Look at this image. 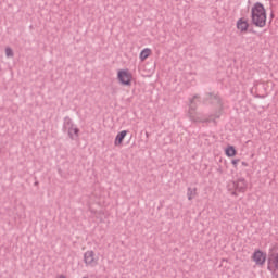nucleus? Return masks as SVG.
Returning a JSON list of instances; mask_svg holds the SVG:
<instances>
[{
    "label": "nucleus",
    "instance_id": "nucleus-1",
    "mask_svg": "<svg viewBox=\"0 0 278 278\" xmlns=\"http://www.w3.org/2000/svg\"><path fill=\"white\" fill-rule=\"evenodd\" d=\"M251 23L258 28H264L267 23V11L264 4L256 2L251 7Z\"/></svg>",
    "mask_w": 278,
    "mask_h": 278
},
{
    "label": "nucleus",
    "instance_id": "nucleus-2",
    "mask_svg": "<svg viewBox=\"0 0 278 278\" xmlns=\"http://www.w3.org/2000/svg\"><path fill=\"white\" fill-rule=\"evenodd\" d=\"M84 263L87 268H96L100 264V254L93 250H88L84 254Z\"/></svg>",
    "mask_w": 278,
    "mask_h": 278
},
{
    "label": "nucleus",
    "instance_id": "nucleus-3",
    "mask_svg": "<svg viewBox=\"0 0 278 278\" xmlns=\"http://www.w3.org/2000/svg\"><path fill=\"white\" fill-rule=\"evenodd\" d=\"M247 189H248V184L244 179H239L228 184V191H230V193L236 197H238L239 193H244Z\"/></svg>",
    "mask_w": 278,
    "mask_h": 278
},
{
    "label": "nucleus",
    "instance_id": "nucleus-4",
    "mask_svg": "<svg viewBox=\"0 0 278 278\" xmlns=\"http://www.w3.org/2000/svg\"><path fill=\"white\" fill-rule=\"evenodd\" d=\"M117 78L122 85L131 86L134 80V75L129 70H121L117 73Z\"/></svg>",
    "mask_w": 278,
    "mask_h": 278
},
{
    "label": "nucleus",
    "instance_id": "nucleus-5",
    "mask_svg": "<svg viewBox=\"0 0 278 278\" xmlns=\"http://www.w3.org/2000/svg\"><path fill=\"white\" fill-rule=\"evenodd\" d=\"M251 260L256 266H264L267 260V254L261 250H254Z\"/></svg>",
    "mask_w": 278,
    "mask_h": 278
},
{
    "label": "nucleus",
    "instance_id": "nucleus-6",
    "mask_svg": "<svg viewBox=\"0 0 278 278\" xmlns=\"http://www.w3.org/2000/svg\"><path fill=\"white\" fill-rule=\"evenodd\" d=\"M267 268L271 273L278 271V252L276 250L269 254Z\"/></svg>",
    "mask_w": 278,
    "mask_h": 278
},
{
    "label": "nucleus",
    "instance_id": "nucleus-7",
    "mask_svg": "<svg viewBox=\"0 0 278 278\" xmlns=\"http://www.w3.org/2000/svg\"><path fill=\"white\" fill-rule=\"evenodd\" d=\"M250 28V23L247 17L238 18L236 22V29L239 34H247Z\"/></svg>",
    "mask_w": 278,
    "mask_h": 278
},
{
    "label": "nucleus",
    "instance_id": "nucleus-8",
    "mask_svg": "<svg viewBox=\"0 0 278 278\" xmlns=\"http://www.w3.org/2000/svg\"><path fill=\"white\" fill-rule=\"evenodd\" d=\"M127 134H128L127 130H123V131L117 134V136L115 138V141H114L115 147H122L123 146V142H124Z\"/></svg>",
    "mask_w": 278,
    "mask_h": 278
},
{
    "label": "nucleus",
    "instance_id": "nucleus-9",
    "mask_svg": "<svg viewBox=\"0 0 278 278\" xmlns=\"http://www.w3.org/2000/svg\"><path fill=\"white\" fill-rule=\"evenodd\" d=\"M151 54L152 50L150 48H146L141 50V53H139V60H141V62H144L149 56H151Z\"/></svg>",
    "mask_w": 278,
    "mask_h": 278
},
{
    "label": "nucleus",
    "instance_id": "nucleus-10",
    "mask_svg": "<svg viewBox=\"0 0 278 278\" xmlns=\"http://www.w3.org/2000/svg\"><path fill=\"white\" fill-rule=\"evenodd\" d=\"M68 135L72 139H77L79 136V129L75 125H72L68 129Z\"/></svg>",
    "mask_w": 278,
    "mask_h": 278
},
{
    "label": "nucleus",
    "instance_id": "nucleus-11",
    "mask_svg": "<svg viewBox=\"0 0 278 278\" xmlns=\"http://www.w3.org/2000/svg\"><path fill=\"white\" fill-rule=\"evenodd\" d=\"M224 151L226 152V156H228V157H233L237 155V150L232 146L226 147V150H224Z\"/></svg>",
    "mask_w": 278,
    "mask_h": 278
},
{
    "label": "nucleus",
    "instance_id": "nucleus-12",
    "mask_svg": "<svg viewBox=\"0 0 278 278\" xmlns=\"http://www.w3.org/2000/svg\"><path fill=\"white\" fill-rule=\"evenodd\" d=\"M197 195H198L197 188L187 189V199H189V201L193 200Z\"/></svg>",
    "mask_w": 278,
    "mask_h": 278
},
{
    "label": "nucleus",
    "instance_id": "nucleus-13",
    "mask_svg": "<svg viewBox=\"0 0 278 278\" xmlns=\"http://www.w3.org/2000/svg\"><path fill=\"white\" fill-rule=\"evenodd\" d=\"M189 117H191V121L193 122H201L199 114L195 113L193 109L189 110Z\"/></svg>",
    "mask_w": 278,
    "mask_h": 278
},
{
    "label": "nucleus",
    "instance_id": "nucleus-14",
    "mask_svg": "<svg viewBox=\"0 0 278 278\" xmlns=\"http://www.w3.org/2000/svg\"><path fill=\"white\" fill-rule=\"evenodd\" d=\"M5 55L8 58H13L14 56V52L10 47L5 48Z\"/></svg>",
    "mask_w": 278,
    "mask_h": 278
},
{
    "label": "nucleus",
    "instance_id": "nucleus-15",
    "mask_svg": "<svg viewBox=\"0 0 278 278\" xmlns=\"http://www.w3.org/2000/svg\"><path fill=\"white\" fill-rule=\"evenodd\" d=\"M239 162H240V160H238V159L231 160V164H232V166H233L235 168L238 167Z\"/></svg>",
    "mask_w": 278,
    "mask_h": 278
},
{
    "label": "nucleus",
    "instance_id": "nucleus-16",
    "mask_svg": "<svg viewBox=\"0 0 278 278\" xmlns=\"http://www.w3.org/2000/svg\"><path fill=\"white\" fill-rule=\"evenodd\" d=\"M56 278H67L65 275L61 274Z\"/></svg>",
    "mask_w": 278,
    "mask_h": 278
},
{
    "label": "nucleus",
    "instance_id": "nucleus-17",
    "mask_svg": "<svg viewBox=\"0 0 278 278\" xmlns=\"http://www.w3.org/2000/svg\"><path fill=\"white\" fill-rule=\"evenodd\" d=\"M241 164H242L243 166H248V163H245V162H242Z\"/></svg>",
    "mask_w": 278,
    "mask_h": 278
},
{
    "label": "nucleus",
    "instance_id": "nucleus-18",
    "mask_svg": "<svg viewBox=\"0 0 278 278\" xmlns=\"http://www.w3.org/2000/svg\"><path fill=\"white\" fill-rule=\"evenodd\" d=\"M198 99V97H193V100L192 101H194V100H197Z\"/></svg>",
    "mask_w": 278,
    "mask_h": 278
}]
</instances>
